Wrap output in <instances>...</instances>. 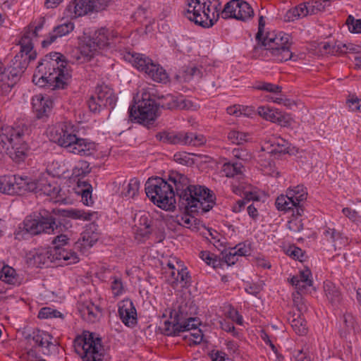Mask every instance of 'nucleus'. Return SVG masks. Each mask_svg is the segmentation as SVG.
I'll use <instances>...</instances> for the list:
<instances>
[{"instance_id": "37998d69", "label": "nucleus", "mask_w": 361, "mask_h": 361, "mask_svg": "<svg viewBox=\"0 0 361 361\" xmlns=\"http://www.w3.org/2000/svg\"><path fill=\"white\" fill-rule=\"evenodd\" d=\"M91 171L90 164L87 161L80 160L73 169V176L75 177H84Z\"/></svg>"}, {"instance_id": "8fccbe9b", "label": "nucleus", "mask_w": 361, "mask_h": 361, "mask_svg": "<svg viewBox=\"0 0 361 361\" xmlns=\"http://www.w3.org/2000/svg\"><path fill=\"white\" fill-rule=\"evenodd\" d=\"M97 240V238L94 236H92L90 235V233L87 231H85L82 233V242L79 240L76 243V247H80V246L83 247H92Z\"/></svg>"}, {"instance_id": "c85d7f7f", "label": "nucleus", "mask_w": 361, "mask_h": 361, "mask_svg": "<svg viewBox=\"0 0 361 361\" xmlns=\"http://www.w3.org/2000/svg\"><path fill=\"white\" fill-rule=\"evenodd\" d=\"M78 311L81 318L89 323H94L97 321L100 313L99 307L91 301L79 302L78 304Z\"/></svg>"}, {"instance_id": "a211bd4d", "label": "nucleus", "mask_w": 361, "mask_h": 361, "mask_svg": "<svg viewBox=\"0 0 361 361\" xmlns=\"http://www.w3.org/2000/svg\"><path fill=\"white\" fill-rule=\"evenodd\" d=\"M51 141L69 149L74 140H77L73 126L66 122L59 123L51 127L49 131Z\"/></svg>"}, {"instance_id": "de8ad7c7", "label": "nucleus", "mask_w": 361, "mask_h": 361, "mask_svg": "<svg viewBox=\"0 0 361 361\" xmlns=\"http://www.w3.org/2000/svg\"><path fill=\"white\" fill-rule=\"evenodd\" d=\"M182 338L184 340H191L193 344H199L203 338V334L200 329L188 331V333L182 334Z\"/></svg>"}, {"instance_id": "ea45409f", "label": "nucleus", "mask_w": 361, "mask_h": 361, "mask_svg": "<svg viewBox=\"0 0 361 361\" xmlns=\"http://www.w3.org/2000/svg\"><path fill=\"white\" fill-rule=\"evenodd\" d=\"M65 212L67 216L74 219H80L82 221H90L92 220V216L95 214L94 212H85L84 210L78 209H71Z\"/></svg>"}, {"instance_id": "bf43d9fd", "label": "nucleus", "mask_w": 361, "mask_h": 361, "mask_svg": "<svg viewBox=\"0 0 361 361\" xmlns=\"http://www.w3.org/2000/svg\"><path fill=\"white\" fill-rule=\"evenodd\" d=\"M200 257L208 265H212L213 267L217 266L218 260L214 254L208 251H202L200 253Z\"/></svg>"}, {"instance_id": "e2e57ef3", "label": "nucleus", "mask_w": 361, "mask_h": 361, "mask_svg": "<svg viewBox=\"0 0 361 361\" xmlns=\"http://www.w3.org/2000/svg\"><path fill=\"white\" fill-rule=\"evenodd\" d=\"M227 317L232 321L236 322L238 324L241 325L243 324V317L239 314L238 312L233 307H230L229 310L226 313Z\"/></svg>"}, {"instance_id": "f704fd0d", "label": "nucleus", "mask_w": 361, "mask_h": 361, "mask_svg": "<svg viewBox=\"0 0 361 361\" xmlns=\"http://www.w3.org/2000/svg\"><path fill=\"white\" fill-rule=\"evenodd\" d=\"M271 147V149L269 151V153L272 154L281 155L290 153V145L288 141L281 137L274 138Z\"/></svg>"}, {"instance_id": "c03bdc74", "label": "nucleus", "mask_w": 361, "mask_h": 361, "mask_svg": "<svg viewBox=\"0 0 361 361\" xmlns=\"http://www.w3.org/2000/svg\"><path fill=\"white\" fill-rule=\"evenodd\" d=\"M248 137L247 133L238 130H231L228 134V139L235 145H242L248 140Z\"/></svg>"}, {"instance_id": "f03ea898", "label": "nucleus", "mask_w": 361, "mask_h": 361, "mask_svg": "<svg viewBox=\"0 0 361 361\" xmlns=\"http://www.w3.org/2000/svg\"><path fill=\"white\" fill-rule=\"evenodd\" d=\"M62 57L57 52L46 55L39 63L32 81L40 87L48 85L53 90L65 88L71 75Z\"/></svg>"}, {"instance_id": "72a5a7b5", "label": "nucleus", "mask_w": 361, "mask_h": 361, "mask_svg": "<svg viewBox=\"0 0 361 361\" xmlns=\"http://www.w3.org/2000/svg\"><path fill=\"white\" fill-rule=\"evenodd\" d=\"M51 337L49 334L39 331L34 335L32 338L35 344L45 348V350H43L44 354H49L50 348H56V345L51 342Z\"/></svg>"}, {"instance_id": "c756f323", "label": "nucleus", "mask_w": 361, "mask_h": 361, "mask_svg": "<svg viewBox=\"0 0 361 361\" xmlns=\"http://www.w3.org/2000/svg\"><path fill=\"white\" fill-rule=\"evenodd\" d=\"M311 276L310 270L306 269L300 271L298 275L293 276L290 279V283L295 287L299 293H303L307 288L312 286Z\"/></svg>"}, {"instance_id": "69168bd1", "label": "nucleus", "mask_w": 361, "mask_h": 361, "mask_svg": "<svg viewBox=\"0 0 361 361\" xmlns=\"http://www.w3.org/2000/svg\"><path fill=\"white\" fill-rule=\"evenodd\" d=\"M265 25V20L263 16H260L259 18V26H258V32L256 35V39L259 43L262 39H263L265 36H264V28Z\"/></svg>"}, {"instance_id": "3c124183", "label": "nucleus", "mask_w": 361, "mask_h": 361, "mask_svg": "<svg viewBox=\"0 0 361 361\" xmlns=\"http://www.w3.org/2000/svg\"><path fill=\"white\" fill-rule=\"evenodd\" d=\"M346 24L351 32H361V19L356 20L353 16L350 15L347 18Z\"/></svg>"}, {"instance_id": "052dcab7", "label": "nucleus", "mask_w": 361, "mask_h": 361, "mask_svg": "<svg viewBox=\"0 0 361 361\" xmlns=\"http://www.w3.org/2000/svg\"><path fill=\"white\" fill-rule=\"evenodd\" d=\"M335 249H341L343 246H345L348 243V239L342 235V234L336 231V235H334V237L331 240V242Z\"/></svg>"}, {"instance_id": "f257e3e1", "label": "nucleus", "mask_w": 361, "mask_h": 361, "mask_svg": "<svg viewBox=\"0 0 361 361\" xmlns=\"http://www.w3.org/2000/svg\"><path fill=\"white\" fill-rule=\"evenodd\" d=\"M182 205L185 207V214L182 216L184 226L193 231H197L202 226L200 221L195 214L205 213L212 209L215 204L216 197L208 188L195 185L182 173Z\"/></svg>"}, {"instance_id": "423d86ee", "label": "nucleus", "mask_w": 361, "mask_h": 361, "mask_svg": "<svg viewBox=\"0 0 361 361\" xmlns=\"http://www.w3.org/2000/svg\"><path fill=\"white\" fill-rule=\"evenodd\" d=\"M147 197L158 207L168 211L176 208L173 186L160 177H151L145 183Z\"/></svg>"}, {"instance_id": "5701e85b", "label": "nucleus", "mask_w": 361, "mask_h": 361, "mask_svg": "<svg viewBox=\"0 0 361 361\" xmlns=\"http://www.w3.org/2000/svg\"><path fill=\"white\" fill-rule=\"evenodd\" d=\"M27 192H32L37 195L54 196L58 194L59 189L56 184L53 185L46 179L35 181L27 178Z\"/></svg>"}, {"instance_id": "ddd939ff", "label": "nucleus", "mask_w": 361, "mask_h": 361, "mask_svg": "<svg viewBox=\"0 0 361 361\" xmlns=\"http://www.w3.org/2000/svg\"><path fill=\"white\" fill-rule=\"evenodd\" d=\"M125 59L154 81L164 82L167 80L168 76L166 71L159 63L154 62L145 55L128 53L125 56Z\"/></svg>"}, {"instance_id": "13d9d810", "label": "nucleus", "mask_w": 361, "mask_h": 361, "mask_svg": "<svg viewBox=\"0 0 361 361\" xmlns=\"http://www.w3.org/2000/svg\"><path fill=\"white\" fill-rule=\"evenodd\" d=\"M258 90L267 91L269 92H273L280 94L281 92L282 87L279 85H276L269 82H262L256 87Z\"/></svg>"}, {"instance_id": "f3484780", "label": "nucleus", "mask_w": 361, "mask_h": 361, "mask_svg": "<svg viewBox=\"0 0 361 361\" xmlns=\"http://www.w3.org/2000/svg\"><path fill=\"white\" fill-rule=\"evenodd\" d=\"M221 15L224 19L235 18L246 21L253 17L254 11L244 0H231L224 6Z\"/></svg>"}, {"instance_id": "473e14b6", "label": "nucleus", "mask_w": 361, "mask_h": 361, "mask_svg": "<svg viewBox=\"0 0 361 361\" xmlns=\"http://www.w3.org/2000/svg\"><path fill=\"white\" fill-rule=\"evenodd\" d=\"M324 288L329 302L333 306H338L341 301V294L339 289L330 281L324 283Z\"/></svg>"}, {"instance_id": "680f3d73", "label": "nucleus", "mask_w": 361, "mask_h": 361, "mask_svg": "<svg viewBox=\"0 0 361 361\" xmlns=\"http://www.w3.org/2000/svg\"><path fill=\"white\" fill-rule=\"evenodd\" d=\"M111 290L112 293L114 295L118 296L121 295L123 293V285L121 281V279L119 278H114L113 281L111 282Z\"/></svg>"}, {"instance_id": "bb28decb", "label": "nucleus", "mask_w": 361, "mask_h": 361, "mask_svg": "<svg viewBox=\"0 0 361 361\" xmlns=\"http://www.w3.org/2000/svg\"><path fill=\"white\" fill-rule=\"evenodd\" d=\"M74 23L71 21H66L55 26L53 30L49 32L48 37L42 42V47L45 48L54 42L58 38L68 35L74 30Z\"/></svg>"}, {"instance_id": "a19ab883", "label": "nucleus", "mask_w": 361, "mask_h": 361, "mask_svg": "<svg viewBox=\"0 0 361 361\" xmlns=\"http://www.w3.org/2000/svg\"><path fill=\"white\" fill-rule=\"evenodd\" d=\"M290 322L293 329L297 334L302 336L307 333L306 321L300 314H298L296 317L294 315Z\"/></svg>"}, {"instance_id": "4468645a", "label": "nucleus", "mask_w": 361, "mask_h": 361, "mask_svg": "<svg viewBox=\"0 0 361 361\" xmlns=\"http://www.w3.org/2000/svg\"><path fill=\"white\" fill-rule=\"evenodd\" d=\"M307 197V188L302 185L289 188L286 195L279 196L275 202L276 208L279 210L288 212L295 209V215L300 216L303 213V208L301 202H304Z\"/></svg>"}, {"instance_id": "6e6d98bb", "label": "nucleus", "mask_w": 361, "mask_h": 361, "mask_svg": "<svg viewBox=\"0 0 361 361\" xmlns=\"http://www.w3.org/2000/svg\"><path fill=\"white\" fill-rule=\"evenodd\" d=\"M14 269L10 267H4L0 272V279L8 283H12L14 280Z\"/></svg>"}, {"instance_id": "412c9836", "label": "nucleus", "mask_w": 361, "mask_h": 361, "mask_svg": "<svg viewBox=\"0 0 361 361\" xmlns=\"http://www.w3.org/2000/svg\"><path fill=\"white\" fill-rule=\"evenodd\" d=\"M22 74L12 66L4 68L0 61V92L4 94L9 92Z\"/></svg>"}, {"instance_id": "c9c22d12", "label": "nucleus", "mask_w": 361, "mask_h": 361, "mask_svg": "<svg viewBox=\"0 0 361 361\" xmlns=\"http://www.w3.org/2000/svg\"><path fill=\"white\" fill-rule=\"evenodd\" d=\"M308 15V9L306 3L300 4L288 10L285 16L286 21H295Z\"/></svg>"}, {"instance_id": "7ed1b4c3", "label": "nucleus", "mask_w": 361, "mask_h": 361, "mask_svg": "<svg viewBox=\"0 0 361 361\" xmlns=\"http://www.w3.org/2000/svg\"><path fill=\"white\" fill-rule=\"evenodd\" d=\"M118 39V32L111 28L101 27L94 34L85 37L80 46V50H76L73 56L77 63L89 61L99 50L114 46Z\"/></svg>"}, {"instance_id": "2eb2a0df", "label": "nucleus", "mask_w": 361, "mask_h": 361, "mask_svg": "<svg viewBox=\"0 0 361 361\" xmlns=\"http://www.w3.org/2000/svg\"><path fill=\"white\" fill-rule=\"evenodd\" d=\"M116 102L117 97L114 90L108 85L102 84L96 87L94 94L87 101V105L90 111L99 113L104 108L113 109Z\"/></svg>"}, {"instance_id": "09e8293b", "label": "nucleus", "mask_w": 361, "mask_h": 361, "mask_svg": "<svg viewBox=\"0 0 361 361\" xmlns=\"http://www.w3.org/2000/svg\"><path fill=\"white\" fill-rule=\"evenodd\" d=\"M343 329L341 331V335L350 333L354 329L355 318L350 313H345L343 317Z\"/></svg>"}, {"instance_id": "0e129e2a", "label": "nucleus", "mask_w": 361, "mask_h": 361, "mask_svg": "<svg viewBox=\"0 0 361 361\" xmlns=\"http://www.w3.org/2000/svg\"><path fill=\"white\" fill-rule=\"evenodd\" d=\"M232 154L234 157L243 161H247L251 158V155L243 149H234Z\"/></svg>"}, {"instance_id": "dca6fc26", "label": "nucleus", "mask_w": 361, "mask_h": 361, "mask_svg": "<svg viewBox=\"0 0 361 361\" xmlns=\"http://www.w3.org/2000/svg\"><path fill=\"white\" fill-rule=\"evenodd\" d=\"M107 4V0H72L65 12L68 17L76 18L90 12L104 10Z\"/></svg>"}, {"instance_id": "603ef678", "label": "nucleus", "mask_w": 361, "mask_h": 361, "mask_svg": "<svg viewBox=\"0 0 361 361\" xmlns=\"http://www.w3.org/2000/svg\"><path fill=\"white\" fill-rule=\"evenodd\" d=\"M201 77V71L196 66L188 67L184 70L182 78L185 82L190 81L193 77Z\"/></svg>"}, {"instance_id": "7c9ffc66", "label": "nucleus", "mask_w": 361, "mask_h": 361, "mask_svg": "<svg viewBox=\"0 0 361 361\" xmlns=\"http://www.w3.org/2000/svg\"><path fill=\"white\" fill-rule=\"evenodd\" d=\"M30 259L33 261V264L37 267H40L49 262H59L58 259H55L53 251L50 248L37 249L32 254Z\"/></svg>"}, {"instance_id": "a878e982", "label": "nucleus", "mask_w": 361, "mask_h": 361, "mask_svg": "<svg viewBox=\"0 0 361 361\" xmlns=\"http://www.w3.org/2000/svg\"><path fill=\"white\" fill-rule=\"evenodd\" d=\"M33 111L36 114L38 118H42L47 116L48 114L51 111L53 102L49 96L42 94H37L32 99Z\"/></svg>"}, {"instance_id": "39448f33", "label": "nucleus", "mask_w": 361, "mask_h": 361, "mask_svg": "<svg viewBox=\"0 0 361 361\" xmlns=\"http://www.w3.org/2000/svg\"><path fill=\"white\" fill-rule=\"evenodd\" d=\"M264 51H269L274 59L279 61L292 59L293 54L290 35L283 32L267 33L254 48L255 54Z\"/></svg>"}, {"instance_id": "6ab92c4d", "label": "nucleus", "mask_w": 361, "mask_h": 361, "mask_svg": "<svg viewBox=\"0 0 361 361\" xmlns=\"http://www.w3.org/2000/svg\"><path fill=\"white\" fill-rule=\"evenodd\" d=\"M70 238L65 234L57 235L52 240L53 247L50 248L53 251L55 259L65 264H72L79 261L77 253L71 250L65 248L68 245Z\"/></svg>"}, {"instance_id": "b1692460", "label": "nucleus", "mask_w": 361, "mask_h": 361, "mask_svg": "<svg viewBox=\"0 0 361 361\" xmlns=\"http://www.w3.org/2000/svg\"><path fill=\"white\" fill-rule=\"evenodd\" d=\"M118 314L121 321L125 325L134 326L137 324L136 309L130 300H123L120 302Z\"/></svg>"}, {"instance_id": "f8f14e48", "label": "nucleus", "mask_w": 361, "mask_h": 361, "mask_svg": "<svg viewBox=\"0 0 361 361\" xmlns=\"http://www.w3.org/2000/svg\"><path fill=\"white\" fill-rule=\"evenodd\" d=\"M23 228L33 235L41 233L50 234L59 232L54 214L47 210H42L37 216H27L23 221Z\"/></svg>"}, {"instance_id": "58836bf2", "label": "nucleus", "mask_w": 361, "mask_h": 361, "mask_svg": "<svg viewBox=\"0 0 361 361\" xmlns=\"http://www.w3.org/2000/svg\"><path fill=\"white\" fill-rule=\"evenodd\" d=\"M329 5L330 1L329 0L311 1L306 3L308 15H313L324 11L325 8Z\"/></svg>"}, {"instance_id": "864d4df0", "label": "nucleus", "mask_w": 361, "mask_h": 361, "mask_svg": "<svg viewBox=\"0 0 361 361\" xmlns=\"http://www.w3.org/2000/svg\"><path fill=\"white\" fill-rule=\"evenodd\" d=\"M61 316V312L47 307L42 308L38 314L40 319L56 318Z\"/></svg>"}, {"instance_id": "4be33fe9", "label": "nucleus", "mask_w": 361, "mask_h": 361, "mask_svg": "<svg viewBox=\"0 0 361 361\" xmlns=\"http://www.w3.org/2000/svg\"><path fill=\"white\" fill-rule=\"evenodd\" d=\"M257 113L267 121L278 123L281 126H288L291 122V118L289 114L269 106H259L257 108Z\"/></svg>"}, {"instance_id": "2f4dec72", "label": "nucleus", "mask_w": 361, "mask_h": 361, "mask_svg": "<svg viewBox=\"0 0 361 361\" xmlns=\"http://www.w3.org/2000/svg\"><path fill=\"white\" fill-rule=\"evenodd\" d=\"M77 192L81 195L82 203L87 206H90L94 201L92 197V187L87 180L78 179Z\"/></svg>"}, {"instance_id": "6e6552de", "label": "nucleus", "mask_w": 361, "mask_h": 361, "mask_svg": "<svg viewBox=\"0 0 361 361\" xmlns=\"http://www.w3.org/2000/svg\"><path fill=\"white\" fill-rule=\"evenodd\" d=\"M44 23V19L41 18L37 25H30L28 30H26L19 41L20 50L16 55L12 61V66L21 73H24L28 66L29 63L36 58V54L33 51V39L38 36V32L40 31Z\"/></svg>"}, {"instance_id": "20e7f679", "label": "nucleus", "mask_w": 361, "mask_h": 361, "mask_svg": "<svg viewBox=\"0 0 361 361\" xmlns=\"http://www.w3.org/2000/svg\"><path fill=\"white\" fill-rule=\"evenodd\" d=\"M220 5L219 0H186L183 15L195 24L209 28L219 19Z\"/></svg>"}, {"instance_id": "a18cd8bd", "label": "nucleus", "mask_w": 361, "mask_h": 361, "mask_svg": "<svg viewBox=\"0 0 361 361\" xmlns=\"http://www.w3.org/2000/svg\"><path fill=\"white\" fill-rule=\"evenodd\" d=\"M357 50V47L352 44H343L341 42H337L333 47L331 52L333 54H346L348 52H355Z\"/></svg>"}, {"instance_id": "cd10ccee", "label": "nucleus", "mask_w": 361, "mask_h": 361, "mask_svg": "<svg viewBox=\"0 0 361 361\" xmlns=\"http://www.w3.org/2000/svg\"><path fill=\"white\" fill-rule=\"evenodd\" d=\"M180 314V305H177L170 312V319L164 322L163 331L167 336H179L180 332V323L179 315Z\"/></svg>"}, {"instance_id": "0eeeda50", "label": "nucleus", "mask_w": 361, "mask_h": 361, "mask_svg": "<svg viewBox=\"0 0 361 361\" xmlns=\"http://www.w3.org/2000/svg\"><path fill=\"white\" fill-rule=\"evenodd\" d=\"M0 144L2 149L14 161L23 160L27 151L24 130L20 126H6L0 129Z\"/></svg>"}, {"instance_id": "393cba45", "label": "nucleus", "mask_w": 361, "mask_h": 361, "mask_svg": "<svg viewBox=\"0 0 361 361\" xmlns=\"http://www.w3.org/2000/svg\"><path fill=\"white\" fill-rule=\"evenodd\" d=\"M97 151L96 144L85 138H80L77 137V140H74L72 145H71L68 152L74 154L80 155L81 157H88L93 155Z\"/></svg>"}, {"instance_id": "e433bc0d", "label": "nucleus", "mask_w": 361, "mask_h": 361, "mask_svg": "<svg viewBox=\"0 0 361 361\" xmlns=\"http://www.w3.org/2000/svg\"><path fill=\"white\" fill-rule=\"evenodd\" d=\"M243 166L241 162H226L222 166V172L228 178L243 175Z\"/></svg>"}, {"instance_id": "338daca9", "label": "nucleus", "mask_w": 361, "mask_h": 361, "mask_svg": "<svg viewBox=\"0 0 361 361\" xmlns=\"http://www.w3.org/2000/svg\"><path fill=\"white\" fill-rule=\"evenodd\" d=\"M348 106L349 108L352 111H361V99L355 97L352 98L348 100Z\"/></svg>"}, {"instance_id": "9b49d317", "label": "nucleus", "mask_w": 361, "mask_h": 361, "mask_svg": "<svg viewBox=\"0 0 361 361\" xmlns=\"http://www.w3.org/2000/svg\"><path fill=\"white\" fill-rule=\"evenodd\" d=\"M155 90L150 88L142 93V100L137 108L135 106L129 109L131 120H137L140 123L148 124L154 121L159 116V106L155 102Z\"/></svg>"}, {"instance_id": "49530a36", "label": "nucleus", "mask_w": 361, "mask_h": 361, "mask_svg": "<svg viewBox=\"0 0 361 361\" xmlns=\"http://www.w3.org/2000/svg\"><path fill=\"white\" fill-rule=\"evenodd\" d=\"M140 183L137 178L130 180L126 188L122 192L125 197H134L137 193L140 188Z\"/></svg>"}, {"instance_id": "4c0bfd02", "label": "nucleus", "mask_w": 361, "mask_h": 361, "mask_svg": "<svg viewBox=\"0 0 361 361\" xmlns=\"http://www.w3.org/2000/svg\"><path fill=\"white\" fill-rule=\"evenodd\" d=\"M150 223L151 221L148 214L140 215L138 223L135 224L137 227L136 233L142 237L147 236L150 233Z\"/></svg>"}, {"instance_id": "aec40b11", "label": "nucleus", "mask_w": 361, "mask_h": 361, "mask_svg": "<svg viewBox=\"0 0 361 361\" xmlns=\"http://www.w3.org/2000/svg\"><path fill=\"white\" fill-rule=\"evenodd\" d=\"M27 177L20 176H0V192L13 195H23L27 192Z\"/></svg>"}, {"instance_id": "1a4fd4ad", "label": "nucleus", "mask_w": 361, "mask_h": 361, "mask_svg": "<svg viewBox=\"0 0 361 361\" xmlns=\"http://www.w3.org/2000/svg\"><path fill=\"white\" fill-rule=\"evenodd\" d=\"M182 300L186 301L185 304V309H182V334L188 333V331L197 329L200 325V320L199 318L192 317L197 314V307L192 300V290L190 286L192 283L191 276L187 269L182 267Z\"/></svg>"}, {"instance_id": "4d7b16f0", "label": "nucleus", "mask_w": 361, "mask_h": 361, "mask_svg": "<svg viewBox=\"0 0 361 361\" xmlns=\"http://www.w3.org/2000/svg\"><path fill=\"white\" fill-rule=\"evenodd\" d=\"M160 140L171 144H178L180 142V137L173 132L164 133L160 135Z\"/></svg>"}, {"instance_id": "9d476101", "label": "nucleus", "mask_w": 361, "mask_h": 361, "mask_svg": "<svg viewBox=\"0 0 361 361\" xmlns=\"http://www.w3.org/2000/svg\"><path fill=\"white\" fill-rule=\"evenodd\" d=\"M75 347L83 361H102L105 355L101 338L90 331H85L75 338Z\"/></svg>"}, {"instance_id": "774afa93", "label": "nucleus", "mask_w": 361, "mask_h": 361, "mask_svg": "<svg viewBox=\"0 0 361 361\" xmlns=\"http://www.w3.org/2000/svg\"><path fill=\"white\" fill-rule=\"evenodd\" d=\"M343 214L349 218L353 221H355L357 220L358 214L355 210L351 209L350 208L345 207L342 210Z\"/></svg>"}, {"instance_id": "79ce46f5", "label": "nucleus", "mask_w": 361, "mask_h": 361, "mask_svg": "<svg viewBox=\"0 0 361 361\" xmlns=\"http://www.w3.org/2000/svg\"><path fill=\"white\" fill-rule=\"evenodd\" d=\"M206 142L205 137L202 135H196L192 133H186L182 139V144L192 146H200Z\"/></svg>"}, {"instance_id": "5fc2aeb1", "label": "nucleus", "mask_w": 361, "mask_h": 361, "mask_svg": "<svg viewBox=\"0 0 361 361\" xmlns=\"http://www.w3.org/2000/svg\"><path fill=\"white\" fill-rule=\"evenodd\" d=\"M236 253L235 248L233 247L223 252L222 255L224 262L228 265L235 264V263L238 260V257Z\"/></svg>"}]
</instances>
